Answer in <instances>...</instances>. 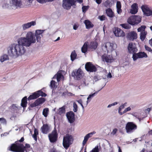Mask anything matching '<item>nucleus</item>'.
<instances>
[{
	"mask_svg": "<svg viewBox=\"0 0 152 152\" xmlns=\"http://www.w3.org/2000/svg\"><path fill=\"white\" fill-rule=\"evenodd\" d=\"M141 8L144 14L146 16H152V9L150 8L146 5H144Z\"/></svg>",
	"mask_w": 152,
	"mask_h": 152,
	"instance_id": "obj_12",
	"label": "nucleus"
},
{
	"mask_svg": "<svg viewBox=\"0 0 152 152\" xmlns=\"http://www.w3.org/2000/svg\"><path fill=\"white\" fill-rule=\"evenodd\" d=\"M45 30H37L35 34L31 31L28 32L26 37H21L17 40V43L10 45L7 48V53L9 56L13 58H16L23 55L26 52L24 47H29L32 44L41 41L43 37L42 33Z\"/></svg>",
	"mask_w": 152,
	"mask_h": 152,
	"instance_id": "obj_1",
	"label": "nucleus"
},
{
	"mask_svg": "<svg viewBox=\"0 0 152 152\" xmlns=\"http://www.w3.org/2000/svg\"><path fill=\"white\" fill-rule=\"evenodd\" d=\"M2 7L3 8H8L9 7V5L8 4L5 3L4 4H3L2 5Z\"/></svg>",
	"mask_w": 152,
	"mask_h": 152,
	"instance_id": "obj_57",
	"label": "nucleus"
},
{
	"mask_svg": "<svg viewBox=\"0 0 152 152\" xmlns=\"http://www.w3.org/2000/svg\"><path fill=\"white\" fill-rule=\"evenodd\" d=\"M137 128V125L132 122H128L126 126V131L128 133L133 132Z\"/></svg>",
	"mask_w": 152,
	"mask_h": 152,
	"instance_id": "obj_9",
	"label": "nucleus"
},
{
	"mask_svg": "<svg viewBox=\"0 0 152 152\" xmlns=\"http://www.w3.org/2000/svg\"><path fill=\"white\" fill-rule=\"evenodd\" d=\"M24 140V138L22 137L19 141L15 142L9 146L8 148V150L14 152H23L24 149L23 148V145L19 142H22Z\"/></svg>",
	"mask_w": 152,
	"mask_h": 152,
	"instance_id": "obj_2",
	"label": "nucleus"
},
{
	"mask_svg": "<svg viewBox=\"0 0 152 152\" xmlns=\"http://www.w3.org/2000/svg\"><path fill=\"white\" fill-rule=\"evenodd\" d=\"M38 134V130L36 129H34V133L33 135V137L34 138L35 140H37V135Z\"/></svg>",
	"mask_w": 152,
	"mask_h": 152,
	"instance_id": "obj_41",
	"label": "nucleus"
},
{
	"mask_svg": "<svg viewBox=\"0 0 152 152\" xmlns=\"http://www.w3.org/2000/svg\"><path fill=\"white\" fill-rule=\"evenodd\" d=\"M116 48L117 45L115 43L108 42L103 44L102 49L104 52L108 53L112 52Z\"/></svg>",
	"mask_w": 152,
	"mask_h": 152,
	"instance_id": "obj_3",
	"label": "nucleus"
},
{
	"mask_svg": "<svg viewBox=\"0 0 152 152\" xmlns=\"http://www.w3.org/2000/svg\"><path fill=\"white\" fill-rule=\"evenodd\" d=\"M57 83L53 80H52L50 83V87L52 89H54L56 88L57 86Z\"/></svg>",
	"mask_w": 152,
	"mask_h": 152,
	"instance_id": "obj_36",
	"label": "nucleus"
},
{
	"mask_svg": "<svg viewBox=\"0 0 152 152\" xmlns=\"http://www.w3.org/2000/svg\"><path fill=\"white\" fill-rule=\"evenodd\" d=\"M127 38L130 40L133 41L137 38V34L134 31H131L128 34Z\"/></svg>",
	"mask_w": 152,
	"mask_h": 152,
	"instance_id": "obj_21",
	"label": "nucleus"
},
{
	"mask_svg": "<svg viewBox=\"0 0 152 152\" xmlns=\"http://www.w3.org/2000/svg\"><path fill=\"white\" fill-rule=\"evenodd\" d=\"M65 106L60 108L56 111L57 114L63 115L65 113Z\"/></svg>",
	"mask_w": 152,
	"mask_h": 152,
	"instance_id": "obj_26",
	"label": "nucleus"
},
{
	"mask_svg": "<svg viewBox=\"0 0 152 152\" xmlns=\"http://www.w3.org/2000/svg\"><path fill=\"white\" fill-rule=\"evenodd\" d=\"M107 78H111L112 77L111 73L110 72L107 75Z\"/></svg>",
	"mask_w": 152,
	"mask_h": 152,
	"instance_id": "obj_60",
	"label": "nucleus"
},
{
	"mask_svg": "<svg viewBox=\"0 0 152 152\" xmlns=\"http://www.w3.org/2000/svg\"><path fill=\"white\" fill-rule=\"evenodd\" d=\"M141 20V17L138 15H133L128 18V23L130 24L134 25L140 23Z\"/></svg>",
	"mask_w": 152,
	"mask_h": 152,
	"instance_id": "obj_6",
	"label": "nucleus"
},
{
	"mask_svg": "<svg viewBox=\"0 0 152 152\" xmlns=\"http://www.w3.org/2000/svg\"><path fill=\"white\" fill-rule=\"evenodd\" d=\"M131 108V110L134 109L136 107V105L134 104H132L130 105L129 106Z\"/></svg>",
	"mask_w": 152,
	"mask_h": 152,
	"instance_id": "obj_62",
	"label": "nucleus"
},
{
	"mask_svg": "<svg viewBox=\"0 0 152 152\" xmlns=\"http://www.w3.org/2000/svg\"><path fill=\"white\" fill-rule=\"evenodd\" d=\"M117 12L118 14H120L122 12L121 9V5L119 1H117L116 3Z\"/></svg>",
	"mask_w": 152,
	"mask_h": 152,
	"instance_id": "obj_30",
	"label": "nucleus"
},
{
	"mask_svg": "<svg viewBox=\"0 0 152 152\" xmlns=\"http://www.w3.org/2000/svg\"><path fill=\"white\" fill-rule=\"evenodd\" d=\"M128 50L129 53L132 54L133 55L136 53L138 50L135 44L130 42L128 46Z\"/></svg>",
	"mask_w": 152,
	"mask_h": 152,
	"instance_id": "obj_10",
	"label": "nucleus"
},
{
	"mask_svg": "<svg viewBox=\"0 0 152 152\" xmlns=\"http://www.w3.org/2000/svg\"><path fill=\"white\" fill-rule=\"evenodd\" d=\"M73 140L72 136L70 134H67L64 136L63 144L64 147L66 149H67L69 145L71 144Z\"/></svg>",
	"mask_w": 152,
	"mask_h": 152,
	"instance_id": "obj_5",
	"label": "nucleus"
},
{
	"mask_svg": "<svg viewBox=\"0 0 152 152\" xmlns=\"http://www.w3.org/2000/svg\"><path fill=\"white\" fill-rule=\"evenodd\" d=\"M97 43L96 42H91L89 45H88V48L95 49L97 47Z\"/></svg>",
	"mask_w": 152,
	"mask_h": 152,
	"instance_id": "obj_27",
	"label": "nucleus"
},
{
	"mask_svg": "<svg viewBox=\"0 0 152 152\" xmlns=\"http://www.w3.org/2000/svg\"><path fill=\"white\" fill-rule=\"evenodd\" d=\"M47 95L45 93L39 90L33 93L32 94L30 95L28 99V100L36 99L40 96L45 97Z\"/></svg>",
	"mask_w": 152,
	"mask_h": 152,
	"instance_id": "obj_8",
	"label": "nucleus"
},
{
	"mask_svg": "<svg viewBox=\"0 0 152 152\" xmlns=\"http://www.w3.org/2000/svg\"><path fill=\"white\" fill-rule=\"evenodd\" d=\"M113 32L115 36L117 37H123L125 35L124 32L118 28H115Z\"/></svg>",
	"mask_w": 152,
	"mask_h": 152,
	"instance_id": "obj_15",
	"label": "nucleus"
},
{
	"mask_svg": "<svg viewBox=\"0 0 152 152\" xmlns=\"http://www.w3.org/2000/svg\"><path fill=\"white\" fill-rule=\"evenodd\" d=\"M138 9L137 4L136 3H134L131 6V9L130 10V12L132 14H135L137 12Z\"/></svg>",
	"mask_w": 152,
	"mask_h": 152,
	"instance_id": "obj_23",
	"label": "nucleus"
},
{
	"mask_svg": "<svg viewBox=\"0 0 152 152\" xmlns=\"http://www.w3.org/2000/svg\"><path fill=\"white\" fill-rule=\"evenodd\" d=\"M132 115L133 116L135 117L136 118H137L140 121V118L138 117L137 115L135 114V113H133L132 114Z\"/></svg>",
	"mask_w": 152,
	"mask_h": 152,
	"instance_id": "obj_59",
	"label": "nucleus"
},
{
	"mask_svg": "<svg viewBox=\"0 0 152 152\" xmlns=\"http://www.w3.org/2000/svg\"><path fill=\"white\" fill-rule=\"evenodd\" d=\"M132 110L131 109V108L129 106L127 107V108H125L124 110V113L127 112L128 111H130L131 110Z\"/></svg>",
	"mask_w": 152,
	"mask_h": 152,
	"instance_id": "obj_53",
	"label": "nucleus"
},
{
	"mask_svg": "<svg viewBox=\"0 0 152 152\" xmlns=\"http://www.w3.org/2000/svg\"><path fill=\"white\" fill-rule=\"evenodd\" d=\"M0 123L1 124L6 125L7 124V121L6 119L4 118H0Z\"/></svg>",
	"mask_w": 152,
	"mask_h": 152,
	"instance_id": "obj_45",
	"label": "nucleus"
},
{
	"mask_svg": "<svg viewBox=\"0 0 152 152\" xmlns=\"http://www.w3.org/2000/svg\"><path fill=\"white\" fill-rule=\"evenodd\" d=\"M106 13L108 16L110 18H113L114 16V13L110 8H108L106 10Z\"/></svg>",
	"mask_w": 152,
	"mask_h": 152,
	"instance_id": "obj_28",
	"label": "nucleus"
},
{
	"mask_svg": "<svg viewBox=\"0 0 152 152\" xmlns=\"http://www.w3.org/2000/svg\"><path fill=\"white\" fill-rule=\"evenodd\" d=\"M42 132L44 134H47L49 131V128L47 124H44L41 128Z\"/></svg>",
	"mask_w": 152,
	"mask_h": 152,
	"instance_id": "obj_29",
	"label": "nucleus"
},
{
	"mask_svg": "<svg viewBox=\"0 0 152 152\" xmlns=\"http://www.w3.org/2000/svg\"><path fill=\"white\" fill-rule=\"evenodd\" d=\"M123 28L126 29H129L130 28V26L127 23L122 24L120 25Z\"/></svg>",
	"mask_w": 152,
	"mask_h": 152,
	"instance_id": "obj_42",
	"label": "nucleus"
},
{
	"mask_svg": "<svg viewBox=\"0 0 152 152\" xmlns=\"http://www.w3.org/2000/svg\"><path fill=\"white\" fill-rule=\"evenodd\" d=\"M84 23L86 25V28L89 29L91 28H92L93 26V24H92L91 22L88 20H85Z\"/></svg>",
	"mask_w": 152,
	"mask_h": 152,
	"instance_id": "obj_32",
	"label": "nucleus"
},
{
	"mask_svg": "<svg viewBox=\"0 0 152 152\" xmlns=\"http://www.w3.org/2000/svg\"><path fill=\"white\" fill-rule=\"evenodd\" d=\"M96 132L95 131L90 132L87 134L84 137V139L82 142V145L84 146L86 144L89 138L91 137L92 136L96 134Z\"/></svg>",
	"mask_w": 152,
	"mask_h": 152,
	"instance_id": "obj_19",
	"label": "nucleus"
},
{
	"mask_svg": "<svg viewBox=\"0 0 152 152\" xmlns=\"http://www.w3.org/2000/svg\"><path fill=\"white\" fill-rule=\"evenodd\" d=\"M100 91V90H99L98 91L96 92L93 94H90L87 98V101H86V104H85L84 105L86 106L87 105L88 103L91 101V99L98 93V92Z\"/></svg>",
	"mask_w": 152,
	"mask_h": 152,
	"instance_id": "obj_25",
	"label": "nucleus"
},
{
	"mask_svg": "<svg viewBox=\"0 0 152 152\" xmlns=\"http://www.w3.org/2000/svg\"><path fill=\"white\" fill-rule=\"evenodd\" d=\"M148 56L144 52H140L136 53L132 55V58L134 61H136L138 58H147Z\"/></svg>",
	"mask_w": 152,
	"mask_h": 152,
	"instance_id": "obj_13",
	"label": "nucleus"
},
{
	"mask_svg": "<svg viewBox=\"0 0 152 152\" xmlns=\"http://www.w3.org/2000/svg\"><path fill=\"white\" fill-rule=\"evenodd\" d=\"M101 147L100 145L96 146L90 152H99L100 149Z\"/></svg>",
	"mask_w": 152,
	"mask_h": 152,
	"instance_id": "obj_39",
	"label": "nucleus"
},
{
	"mask_svg": "<svg viewBox=\"0 0 152 152\" xmlns=\"http://www.w3.org/2000/svg\"><path fill=\"white\" fill-rule=\"evenodd\" d=\"M89 8V6H83L82 7V11L83 12L85 13L88 10Z\"/></svg>",
	"mask_w": 152,
	"mask_h": 152,
	"instance_id": "obj_47",
	"label": "nucleus"
},
{
	"mask_svg": "<svg viewBox=\"0 0 152 152\" xmlns=\"http://www.w3.org/2000/svg\"><path fill=\"white\" fill-rule=\"evenodd\" d=\"M63 0L62 6L66 10L69 9L72 6L75 4L76 1L78 3L81 4L83 2V0Z\"/></svg>",
	"mask_w": 152,
	"mask_h": 152,
	"instance_id": "obj_4",
	"label": "nucleus"
},
{
	"mask_svg": "<svg viewBox=\"0 0 152 152\" xmlns=\"http://www.w3.org/2000/svg\"><path fill=\"white\" fill-rule=\"evenodd\" d=\"M79 27V25L77 23H75L73 26V28L74 30H77Z\"/></svg>",
	"mask_w": 152,
	"mask_h": 152,
	"instance_id": "obj_54",
	"label": "nucleus"
},
{
	"mask_svg": "<svg viewBox=\"0 0 152 152\" xmlns=\"http://www.w3.org/2000/svg\"><path fill=\"white\" fill-rule=\"evenodd\" d=\"M11 109L13 111L17 110L18 109V107L17 106L16 104H13L11 107Z\"/></svg>",
	"mask_w": 152,
	"mask_h": 152,
	"instance_id": "obj_44",
	"label": "nucleus"
},
{
	"mask_svg": "<svg viewBox=\"0 0 152 152\" xmlns=\"http://www.w3.org/2000/svg\"><path fill=\"white\" fill-rule=\"evenodd\" d=\"M83 75V73L81 69H78L73 71L72 76L75 79L79 80L82 78Z\"/></svg>",
	"mask_w": 152,
	"mask_h": 152,
	"instance_id": "obj_11",
	"label": "nucleus"
},
{
	"mask_svg": "<svg viewBox=\"0 0 152 152\" xmlns=\"http://www.w3.org/2000/svg\"><path fill=\"white\" fill-rule=\"evenodd\" d=\"M100 78H99L97 76H95L94 77V80L95 82L98 80Z\"/></svg>",
	"mask_w": 152,
	"mask_h": 152,
	"instance_id": "obj_56",
	"label": "nucleus"
},
{
	"mask_svg": "<svg viewBox=\"0 0 152 152\" xmlns=\"http://www.w3.org/2000/svg\"><path fill=\"white\" fill-rule=\"evenodd\" d=\"M147 34L146 31L142 32L140 33V38L142 41H143L145 39Z\"/></svg>",
	"mask_w": 152,
	"mask_h": 152,
	"instance_id": "obj_37",
	"label": "nucleus"
},
{
	"mask_svg": "<svg viewBox=\"0 0 152 152\" xmlns=\"http://www.w3.org/2000/svg\"><path fill=\"white\" fill-rule=\"evenodd\" d=\"M9 59L8 56L6 54H3L0 57V61L1 62H3L4 61L8 60Z\"/></svg>",
	"mask_w": 152,
	"mask_h": 152,
	"instance_id": "obj_31",
	"label": "nucleus"
},
{
	"mask_svg": "<svg viewBox=\"0 0 152 152\" xmlns=\"http://www.w3.org/2000/svg\"><path fill=\"white\" fill-rule=\"evenodd\" d=\"M126 104L127 103L126 102L123 104H122L119 107L118 112L119 113L120 115H122L124 113V111L123 112H121V110L123 109L126 106Z\"/></svg>",
	"mask_w": 152,
	"mask_h": 152,
	"instance_id": "obj_35",
	"label": "nucleus"
},
{
	"mask_svg": "<svg viewBox=\"0 0 152 152\" xmlns=\"http://www.w3.org/2000/svg\"><path fill=\"white\" fill-rule=\"evenodd\" d=\"M118 131V129L117 128H114L111 132V134L112 135H114L116 134Z\"/></svg>",
	"mask_w": 152,
	"mask_h": 152,
	"instance_id": "obj_49",
	"label": "nucleus"
},
{
	"mask_svg": "<svg viewBox=\"0 0 152 152\" xmlns=\"http://www.w3.org/2000/svg\"><path fill=\"white\" fill-rule=\"evenodd\" d=\"M10 6L11 9L16 10L22 7V3L20 0H10Z\"/></svg>",
	"mask_w": 152,
	"mask_h": 152,
	"instance_id": "obj_7",
	"label": "nucleus"
},
{
	"mask_svg": "<svg viewBox=\"0 0 152 152\" xmlns=\"http://www.w3.org/2000/svg\"><path fill=\"white\" fill-rule=\"evenodd\" d=\"M36 24V21H32L30 22H28L23 24L22 25V27L23 30H26L32 26H34Z\"/></svg>",
	"mask_w": 152,
	"mask_h": 152,
	"instance_id": "obj_14",
	"label": "nucleus"
},
{
	"mask_svg": "<svg viewBox=\"0 0 152 152\" xmlns=\"http://www.w3.org/2000/svg\"><path fill=\"white\" fill-rule=\"evenodd\" d=\"M145 50L147 51L150 52H151L152 51V50L151 48L146 45H145Z\"/></svg>",
	"mask_w": 152,
	"mask_h": 152,
	"instance_id": "obj_50",
	"label": "nucleus"
},
{
	"mask_svg": "<svg viewBox=\"0 0 152 152\" xmlns=\"http://www.w3.org/2000/svg\"><path fill=\"white\" fill-rule=\"evenodd\" d=\"M66 116L68 121L70 123H72L75 121V114L72 112L67 113L66 114Z\"/></svg>",
	"mask_w": 152,
	"mask_h": 152,
	"instance_id": "obj_18",
	"label": "nucleus"
},
{
	"mask_svg": "<svg viewBox=\"0 0 152 152\" xmlns=\"http://www.w3.org/2000/svg\"><path fill=\"white\" fill-rule=\"evenodd\" d=\"M102 58L104 61H105L108 63L112 62L114 60L113 57L111 55L106 56L105 55H104L102 56Z\"/></svg>",
	"mask_w": 152,
	"mask_h": 152,
	"instance_id": "obj_22",
	"label": "nucleus"
},
{
	"mask_svg": "<svg viewBox=\"0 0 152 152\" xmlns=\"http://www.w3.org/2000/svg\"><path fill=\"white\" fill-rule=\"evenodd\" d=\"M88 48V42H86L81 48L82 52L85 53L87 51Z\"/></svg>",
	"mask_w": 152,
	"mask_h": 152,
	"instance_id": "obj_34",
	"label": "nucleus"
},
{
	"mask_svg": "<svg viewBox=\"0 0 152 152\" xmlns=\"http://www.w3.org/2000/svg\"><path fill=\"white\" fill-rule=\"evenodd\" d=\"M27 98L26 96H25L22 100L21 104V106L23 108L26 107L27 105Z\"/></svg>",
	"mask_w": 152,
	"mask_h": 152,
	"instance_id": "obj_33",
	"label": "nucleus"
},
{
	"mask_svg": "<svg viewBox=\"0 0 152 152\" xmlns=\"http://www.w3.org/2000/svg\"><path fill=\"white\" fill-rule=\"evenodd\" d=\"M77 101L79 104H80L81 105V106H82V107L83 109L84 110V107L82 104V100L81 99H80L79 100H77Z\"/></svg>",
	"mask_w": 152,
	"mask_h": 152,
	"instance_id": "obj_51",
	"label": "nucleus"
},
{
	"mask_svg": "<svg viewBox=\"0 0 152 152\" xmlns=\"http://www.w3.org/2000/svg\"><path fill=\"white\" fill-rule=\"evenodd\" d=\"M73 111L74 112H76L77 110V106L76 104L74 102L73 103Z\"/></svg>",
	"mask_w": 152,
	"mask_h": 152,
	"instance_id": "obj_48",
	"label": "nucleus"
},
{
	"mask_svg": "<svg viewBox=\"0 0 152 152\" xmlns=\"http://www.w3.org/2000/svg\"><path fill=\"white\" fill-rule=\"evenodd\" d=\"M45 101V99L44 98L41 97L37 99L35 102L30 105V106L31 107H36L43 103Z\"/></svg>",
	"mask_w": 152,
	"mask_h": 152,
	"instance_id": "obj_16",
	"label": "nucleus"
},
{
	"mask_svg": "<svg viewBox=\"0 0 152 152\" xmlns=\"http://www.w3.org/2000/svg\"><path fill=\"white\" fill-rule=\"evenodd\" d=\"M37 2L40 4H43L46 3V0H36Z\"/></svg>",
	"mask_w": 152,
	"mask_h": 152,
	"instance_id": "obj_52",
	"label": "nucleus"
},
{
	"mask_svg": "<svg viewBox=\"0 0 152 152\" xmlns=\"http://www.w3.org/2000/svg\"><path fill=\"white\" fill-rule=\"evenodd\" d=\"M77 56V55L75 51V50L73 51L72 52L70 55L71 60L72 61H74L75 59H76Z\"/></svg>",
	"mask_w": 152,
	"mask_h": 152,
	"instance_id": "obj_38",
	"label": "nucleus"
},
{
	"mask_svg": "<svg viewBox=\"0 0 152 152\" xmlns=\"http://www.w3.org/2000/svg\"><path fill=\"white\" fill-rule=\"evenodd\" d=\"M72 94L71 93H68V92H64L63 94L64 95H72Z\"/></svg>",
	"mask_w": 152,
	"mask_h": 152,
	"instance_id": "obj_58",
	"label": "nucleus"
},
{
	"mask_svg": "<svg viewBox=\"0 0 152 152\" xmlns=\"http://www.w3.org/2000/svg\"><path fill=\"white\" fill-rule=\"evenodd\" d=\"M50 152H60L55 148H53L50 150Z\"/></svg>",
	"mask_w": 152,
	"mask_h": 152,
	"instance_id": "obj_61",
	"label": "nucleus"
},
{
	"mask_svg": "<svg viewBox=\"0 0 152 152\" xmlns=\"http://www.w3.org/2000/svg\"><path fill=\"white\" fill-rule=\"evenodd\" d=\"M111 2L109 0L106 1L104 3V6L105 7H110Z\"/></svg>",
	"mask_w": 152,
	"mask_h": 152,
	"instance_id": "obj_46",
	"label": "nucleus"
},
{
	"mask_svg": "<svg viewBox=\"0 0 152 152\" xmlns=\"http://www.w3.org/2000/svg\"><path fill=\"white\" fill-rule=\"evenodd\" d=\"M82 84L83 86H87L88 84V83H86V82L85 81H84L83 82V83H82Z\"/></svg>",
	"mask_w": 152,
	"mask_h": 152,
	"instance_id": "obj_64",
	"label": "nucleus"
},
{
	"mask_svg": "<svg viewBox=\"0 0 152 152\" xmlns=\"http://www.w3.org/2000/svg\"><path fill=\"white\" fill-rule=\"evenodd\" d=\"M49 113V109L48 108H45L43 109L42 112L43 115L45 117H47Z\"/></svg>",
	"mask_w": 152,
	"mask_h": 152,
	"instance_id": "obj_40",
	"label": "nucleus"
},
{
	"mask_svg": "<svg viewBox=\"0 0 152 152\" xmlns=\"http://www.w3.org/2000/svg\"><path fill=\"white\" fill-rule=\"evenodd\" d=\"M85 68L86 70L90 72H95L96 69L95 66L90 62H88L85 66Z\"/></svg>",
	"mask_w": 152,
	"mask_h": 152,
	"instance_id": "obj_17",
	"label": "nucleus"
},
{
	"mask_svg": "<svg viewBox=\"0 0 152 152\" xmlns=\"http://www.w3.org/2000/svg\"><path fill=\"white\" fill-rule=\"evenodd\" d=\"M98 4H100L102 2V0H94Z\"/></svg>",
	"mask_w": 152,
	"mask_h": 152,
	"instance_id": "obj_63",
	"label": "nucleus"
},
{
	"mask_svg": "<svg viewBox=\"0 0 152 152\" xmlns=\"http://www.w3.org/2000/svg\"><path fill=\"white\" fill-rule=\"evenodd\" d=\"M63 72V71L61 70L58 71L57 74L54 76L53 79L56 78L57 82H59L63 78V76L62 73Z\"/></svg>",
	"mask_w": 152,
	"mask_h": 152,
	"instance_id": "obj_24",
	"label": "nucleus"
},
{
	"mask_svg": "<svg viewBox=\"0 0 152 152\" xmlns=\"http://www.w3.org/2000/svg\"><path fill=\"white\" fill-rule=\"evenodd\" d=\"M49 140L50 142H54L56 141L57 138V134L55 131H53L48 135Z\"/></svg>",
	"mask_w": 152,
	"mask_h": 152,
	"instance_id": "obj_20",
	"label": "nucleus"
},
{
	"mask_svg": "<svg viewBox=\"0 0 152 152\" xmlns=\"http://www.w3.org/2000/svg\"><path fill=\"white\" fill-rule=\"evenodd\" d=\"M146 27L145 26H142L140 27L137 29V31L138 32H141L145 31V30L146 28Z\"/></svg>",
	"mask_w": 152,
	"mask_h": 152,
	"instance_id": "obj_43",
	"label": "nucleus"
},
{
	"mask_svg": "<svg viewBox=\"0 0 152 152\" xmlns=\"http://www.w3.org/2000/svg\"><path fill=\"white\" fill-rule=\"evenodd\" d=\"M99 18L101 21H103L105 20V17L104 15H102V16H99Z\"/></svg>",
	"mask_w": 152,
	"mask_h": 152,
	"instance_id": "obj_55",
	"label": "nucleus"
}]
</instances>
